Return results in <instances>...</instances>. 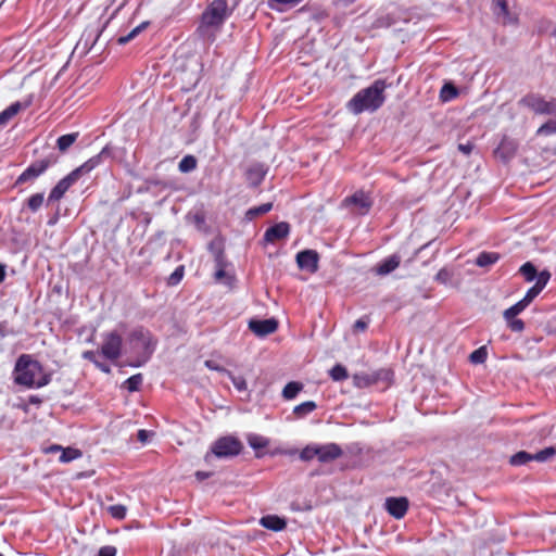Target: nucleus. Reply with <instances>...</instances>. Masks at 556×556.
I'll return each mask as SVG.
<instances>
[{"mask_svg":"<svg viewBox=\"0 0 556 556\" xmlns=\"http://www.w3.org/2000/svg\"><path fill=\"white\" fill-rule=\"evenodd\" d=\"M51 381V374L29 354H22L14 367V382L26 388H42Z\"/></svg>","mask_w":556,"mask_h":556,"instance_id":"1","label":"nucleus"},{"mask_svg":"<svg viewBox=\"0 0 556 556\" xmlns=\"http://www.w3.org/2000/svg\"><path fill=\"white\" fill-rule=\"evenodd\" d=\"M386 80L377 79L369 87L359 90L348 102V109L354 114H361L365 111L375 112L382 106L386 100L384 90Z\"/></svg>","mask_w":556,"mask_h":556,"instance_id":"2","label":"nucleus"},{"mask_svg":"<svg viewBox=\"0 0 556 556\" xmlns=\"http://www.w3.org/2000/svg\"><path fill=\"white\" fill-rule=\"evenodd\" d=\"M56 162L58 156L54 153H49L45 157L31 162L30 165L17 177L15 185L34 181Z\"/></svg>","mask_w":556,"mask_h":556,"instance_id":"3","label":"nucleus"},{"mask_svg":"<svg viewBox=\"0 0 556 556\" xmlns=\"http://www.w3.org/2000/svg\"><path fill=\"white\" fill-rule=\"evenodd\" d=\"M242 443L235 437L227 435L217 439L212 445V453L216 457H233L241 453Z\"/></svg>","mask_w":556,"mask_h":556,"instance_id":"4","label":"nucleus"},{"mask_svg":"<svg viewBox=\"0 0 556 556\" xmlns=\"http://www.w3.org/2000/svg\"><path fill=\"white\" fill-rule=\"evenodd\" d=\"M555 453H556V451L554 447H546L535 454H530L526 451H520L510 457L509 463L513 466L526 465L527 463H529L531 460H536V462L543 463V462H546Z\"/></svg>","mask_w":556,"mask_h":556,"instance_id":"5","label":"nucleus"},{"mask_svg":"<svg viewBox=\"0 0 556 556\" xmlns=\"http://www.w3.org/2000/svg\"><path fill=\"white\" fill-rule=\"evenodd\" d=\"M123 339L117 332L105 334L101 345L102 355L111 361H115L121 356Z\"/></svg>","mask_w":556,"mask_h":556,"instance_id":"6","label":"nucleus"},{"mask_svg":"<svg viewBox=\"0 0 556 556\" xmlns=\"http://www.w3.org/2000/svg\"><path fill=\"white\" fill-rule=\"evenodd\" d=\"M225 21L226 18L208 4L207 8L201 14V22L197 31L200 35H203L205 30L208 28H219Z\"/></svg>","mask_w":556,"mask_h":556,"instance_id":"7","label":"nucleus"},{"mask_svg":"<svg viewBox=\"0 0 556 556\" xmlns=\"http://www.w3.org/2000/svg\"><path fill=\"white\" fill-rule=\"evenodd\" d=\"M343 206H351L354 205L357 207L358 214H367L372 205V201L370 197L363 190H357L352 195L346 197L342 201Z\"/></svg>","mask_w":556,"mask_h":556,"instance_id":"8","label":"nucleus"},{"mask_svg":"<svg viewBox=\"0 0 556 556\" xmlns=\"http://www.w3.org/2000/svg\"><path fill=\"white\" fill-rule=\"evenodd\" d=\"M386 510L395 519H402L409 507L406 497H388L384 503Z\"/></svg>","mask_w":556,"mask_h":556,"instance_id":"9","label":"nucleus"},{"mask_svg":"<svg viewBox=\"0 0 556 556\" xmlns=\"http://www.w3.org/2000/svg\"><path fill=\"white\" fill-rule=\"evenodd\" d=\"M343 455V451L341 446L337 443H327L324 445L317 444V455L316 458L320 463H330Z\"/></svg>","mask_w":556,"mask_h":556,"instance_id":"10","label":"nucleus"},{"mask_svg":"<svg viewBox=\"0 0 556 556\" xmlns=\"http://www.w3.org/2000/svg\"><path fill=\"white\" fill-rule=\"evenodd\" d=\"M318 254L314 250H304L296 254V263L301 269L316 273L318 269Z\"/></svg>","mask_w":556,"mask_h":556,"instance_id":"11","label":"nucleus"},{"mask_svg":"<svg viewBox=\"0 0 556 556\" xmlns=\"http://www.w3.org/2000/svg\"><path fill=\"white\" fill-rule=\"evenodd\" d=\"M278 328V323L274 318L269 319H252L249 321V329L258 337H265L274 333Z\"/></svg>","mask_w":556,"mask_h":556,"instance_id":"12","label":"nucleus"},{"mask_svg":"<svg viewBox=\"0 0 556 556\" xmlns=\"http://www.w3.org/2000/svg\"><path fill=\"white\" fill-rule=\"evenodd\" d=\"M109 154V149L103 148L97 155H93L89 160H87L85 163H83L80 166L72 170L73 176H75L77 179H79L83 175H86L90 173L92 169L98 167L102 161L103 156Z\"/></svg>","mask_w":556,"mask_h":556,"instance_id":"13","label":"nucleus"},{"mask_svg":"<svg viewBox=\"0 0 556 556\" xmlns=\"http://www.w3.org/2000/svg\"><path fill=\"white\" fill-rule=\"evenodd\" d=\"M78 179L73 176V173L71 172L68 175H66L64 178H62L54 188L50 191L48 201L49 202H56L63 198V195L66 193V191L77 181Z\"/></svg>","mask_w":556,"mask_h":556,"instance_id":"14","label":"nucleus"},{"mask_svg":"<svg viewBox=\"0 0 556 556\" xmlns=\"http://www.w3.org/2000/svg\"><path fill=\"white\" fill-rule=\"evenodd\" d=\"M546 101L547 100L540 93L531 92L522 97L519 101V104L525 108H528L534 114L543 115Z\"/></svg>","mask_w":556,"mask_h":556,"instance_id":"15","label":"nucleus"},{"mask_svg":"<svg viewBox=\"0 0 556 556\" xmlns=\"http://www.w3.org/2000/svg\"><path fill=\"white\" fill-rule=\"evenodd\" d=\"M290 233V225L287 222H280L266 229L264 240L268 243H275L287 238Z\"/></svg>","mask_w":556,"mask_h":556,"instance_id":"16","label":"nucleus"},{"mask_svg":"<svg viewBox=\"0 0 556 556\" xmlns=\"http://www.w3.org/2000/svg\"><path fill=\"white\" fill-rule=\"evenodd\" d=\"M517 150H518V143L511 138L504 137L501 140L495 153L502 160L509 161L515 156Z\"/></svg>","mask_w":556,"mask_h":556,"instance_id":"17","label":"nucleus"},{"mask_svg":"<svg viewBox=\"0 0 556 556\" xmlns=\"http://www.w3.org/2000/svg\"><path fill=\"white\" fill-rule=\"evenodd\" d=\"M401 264V257L397 254H393L383 261H381L375 268V271L379 276H386L395 270Z\"/></svg>","mask_w":556,"mask_h":556,"instance_id":"18","label":"nucleus"},{"mask_svg":"<svg viewBox=\"0 0 556 556\" xmlns=\"http://www.w3.org/2000/svg\"><path fill=\"white\" fill-rule=\"evenodd\" d=\"M130 339L132 341L140 342L146 350H153L155 346V341L153 340L151 332L142 327L135 329L130 333Z\"/></svg>","mask_w":556,"mask_h":556,"instance_id":"19","label":"nucleus"},{"mask_svg":"<svg viewBox=\"0 0 556 556\" xmlns=\"http://www.w3.org/2000/svg\"><path fill=\"white\" fill-rule=\"evenodd\" d=\"M266 175V170L260 164L251 166L247 173V181L251 187H257L262 184Z\"/></svg>","mask_w":556,"mask_h":556,"instance_id":"20","label":"nucleus"},{"mask_svg":"<svg viewBox=\"0 0 556 556\" xmlns=\"http://www.w3.org/2000/svg\"><path fill=\"white\" fill-rule=\"evenodd\" d=\"M261 525L273 531H281L286 528L287 522L285 519L276 515H267L261 518Z\"/></svg>","mask_w":556,"mask_h":556,"instance_id":"21","label":"nucleus"},{"mask_svg":"<svg viewBox=\"0 0 556 556\" xmlns=\"http://www.w3.org/2000/svg\"><path fill=\"white\" fill-rule=\"evenodd\" d=\"M22 110V104L20 102H14L9 105L5 110L0 113V128L4 127L9 124V122L17 115V113Z\"/></svg>","mask_w":556,"mask_h":556,"instance_id":"22","label":"nucleus"},{"mask_svg":"<svg viewBox=\"0 0 556 556\" xmlns=\"http://www.w3.org/2000/svg\"><path fill=\"white\" fill-rule=\"evenodd\" d=\"M501 258L497 252H481L476 258V265L479 267H488L495 264Z\"/></svg>","mask_w":556,"mask_h":556,"instance_id":"23","label":"nucleus"},{"mask_svg":"<svg viewBox=\"0 0 556 556\" xmlns=\"http://www.w3.org/2000/svg\"><path fill=\"white\" fill-rule=\"evenodd\" d=\"M78 136V132H72L59 137L56 140L58 149L61 152L67 151V149L77 140Z\"/></svg>","mask_w":556,"mask_h":556,"instance_id":"24","label":"nucleus"},{"mask_svg":"<svg viewBox=\"0 0 556 556\" xmlns=\"http://www.w3.org/2000/svg\"><path fill=\"white\" fill-rule=\"evenodd\" d=\"M271 208H273L271 202L263 203L258 206H253V207L249 208L245 213V216L248 219L252 220L260 215L267 214L269 211H271Z\"/></svg>","mask_w":556,"mask_h":556,"instance_id":"25","label":"nucleus"},{"mask_svg":"<svg viewBox=\"0 0 556 556\" xmlns=\"http://www.w3.org/2000/svg\"><path fill=\"white\" fill-rule=\"evenodd\" d=\"M303 389V384L298 381L287 383L282 390V396L286 400H293Z\"/></svg>","mask_w":556,"mask_h":556,"instance_id":"26","label":"nucleus"},{"mask_svg":"<svg viewBox=\"0 0 556 556\" xmlns=\"http://www.w3.org/2000/svg\"><path fill=\"white\" fill-rule=\"evenodd\" d=\"M303 0H268V5L279 12L296 7Z\"/></svg>","mask_w":556,"mask_h":556,"instance_id":"27","label":"nucleus"},{"mask_svg":"<svg viewBox=\"0 0 556 556\" xmlns=\"http://www.w3.org/2000/svg\"><path fill=\"white\" fill-rule=\"evenodd\" d=\"M317 405L314 401H306V402H303L299 405H296L294 408H293V414L301 418V417H304L308 414H311L312 412H314L316 409Z\"/></svg>","mask_w":556,"mask_h":556,"instance_id":"28","label":"nucleus"},{"mask_svg":"<svg viewBox=\"0 0 556 556\" xmlns=\"http://www.w3.org/2000/svg\"><path fill=\"white\" fill-rule=\"evenodd\" d=\"M210 249L214 254L215 268H227L228 261L224 250L222 248H215L214 244H211Z\"/></svg>","mask_w":556,"mask_h":556,"instance_id":"29","label":"nucleus"},{"mask_svg":"<svg viewBox=\"0 0 556 556\" xmlns=\"http://www.w3.org/2000/svg\"><path fill=\"white\" fill-rule=\"evenodd\" d=\"M197 159L193 155L188 154L181 159L178 164V168L181 173H190L197 168Z\"/></svg>","mask_w":556,"mask_h":556,"instance_id":"30","label":"nucleus"},{"mask_svg":"<svg viewBox=\"0 0 556 556\" xmlns=\"http://www.w3.org/2000/svg\"><path fill=\"white\" fill-rule=\"evenodd\" d=\"M528 306L529 305L525 303L523 300L521 299L516 304L504 311V319H511V317H516L517 315L522 313Z\"/></svg>","mask_w":556,"mask_h":556,"instance_id":"31","label":"nucleus"},{"mask_svg":"<svg viewBox=\"0 0 556 556\" xmlns=\"http://www.w3.org/2000/svg\"><path fill=\"white\" fill-rule=\"evenodd\" d=\"M143 381V377L141 374H136L126 379L123 383V387L127 389L129 392H136L140 389Z\"/></svg>","mask_w":556,"mask_h":556,"instance_id":"32","label":"nucleus"},{"mask_svg":"<svg viewBox=\"0 0 556 556\" xmlns=\"http://www.w3.org/2000/svg\"><path fill=\"white\" fill-rule=\"evenodd\" d=\"M149 25V22H142L140 25L136 26L131 31H129L126 36H121L117 39L119 45H126L130 40H132L138 34H140L143 29H146Z\"/></svg>","mask_w":556,"mask_h":556,"instance_id":"33","label":"nucleus"},{"mask_svg":"<svg viewBox=\"0 0 556 556\" xmlns=\"http://www.w3.org/2000/svg\"><path fill=\"white\" fill-rule=\"evenodd\" d=\"M519 273L525 277L526 281L531 282L536 278V268L531 262H527L519 268Z\"/></svg>","mask_w":556,"mask_h":556,"instance_id":"34","label":"nucleus"},{"mask_svg":"<svg viewBox=\"0 0 556 556\" xmlns=\"http://www.w3.org/2000/svg\"><path fill=\"white\" fill-rule=\"evenodd\" d=\"M80 456L81 452L79 450L74 447H66L62 450L59 460L61 463H70L74 459L79 458Z\"/></svg>","mask_w":556,"mask_h":556,"instance_id":"35","label":"nucleus"},{"mask_svg":"<svg viewBox=\"0 0 556 556\" xmlns=\"http://www.w3.org/2000/svg\"><path fill=\"white\" fill-rule=\"evenodd\" d=\"M210 5L219 12L225 18L230 16L232 13V9L228 7V0H213Z\"/></svg>","mask_w":556,"mask_h":556,"instance_id":"36","label":"nucleus"},{"mask_svg":"<svg viewBox=\"0 0 556 556\" xmlns=\"http://www.w3.org/2000/svg\"><path fill=\"white\" fill-rule=\"evenodd\" d=\"M329 375H330L331 379L334 381H343V380L348 379V377H349L346 368L344 366H342L341 364L334 365L330 369Z\"/></svg>","mask_w":556,"mask_h":556,"instance_id":"37","label":"nucleus"},{"mask_svg":"<svg viewBox=\"0 0 556 556\" xmlns=\"http://www.w3.org/2000/svg\"><path fill=\"white\" fill-rule=\"evenodd\" d=\"M317 444H308L300 452V459L303 462H309L316 458Z\"/></svg>","mask_w":556,"mask_h":556,"instance_id":"38","label":"nucleus"},{"mask_svg":"<svg viewBox=\"0 0 556 556\" xmlns=\"http://www.w3.org/2000/svg\"><path fill=\"white\" fill-rule=\"evenodd\" d=\"M556 134V121L549 119L536 130V136H551Z\"/></svg>","mask_w":556,"mask_h":556,"instance_id":"39","label":"nucleus"},{"mask_svg":"<svg viewBox=\"0 0 556 556\" xmlns=\"http://www.w3.org/2000/svg\"><path fill=\"white\" fill-rule=\"evenodd\" d=\"M458 94V91L456 89V87L452 84H445L442 89H441V92H440V97L443 101H450L452 99H454L455 97H457Z\"/></svg>","mask_w":556,"mask_h":556,"instance_id":"40","label":"nucleus"},{"mask_svg":"<svg viewBox=\"0 0 556 556\" xmlns=\"http://www.w3.org/2000/svg\"><path fill=\"white\" fill-rule=\"evenodd\" d=\"M43 193H35L27 200V206L31 212H37L43 203Z\"/></svg>","mask_w":556,"mask_h":556,"instance_id":"41","label":"nucleus"},{"mask_svg":"<svg viewBox=\"0 0 556 556\" xmlns=\"http://www.w3.org/2000/svg\"><path fill=\"white\" fill-rule=\"evenodd\" d=\"M486 356H488L486 349L484 346H481V348L475 350L469 355V359L473 364H482L485 362Z\"/></svg>","mask_w":556,"mask_h":556,"instance_id":"42","label":"nucleus"},{"mask_svg":"<svg viewBox=\"0 0 556 556\" xmlns=\"http://www.w3.org/2000/svg\"><path fill=\"white\" fill-rule=\"evenodd\" d=\"M108 511L110 513V515L113 518H115L117 520H123L126 517L127 509L124 505L117 504V505H111L108 508Z\"/></svg>","mask_w":556,"mask_h":556,"instance_id":"43","label":"nucleus"},{"mask_svg":"<svg viewBox=\"0 0 556 556\" xmlns=\"http://www.w3.org/2000/svg\"><path fill=\"white\" fill-rule=\"evenodd\" d=\"M227 375L238 391H245L248 389L247 381L242 376H235L230 371H227Z\"/></svg>","mask_w":556,"mask_h":556,"instance_id":"44","label":"nucleus"},{"mask_svg":"<svg viewBox=\"0 0 556 556\" xmlns=\"http://www.w3.org/2000/svg\"><path fill=\"white\" fill-rule=\"evenodd\" d=\"M536 281L534 285H536L542 290L545 288L547 282L551 279V273L548 270H542L541 273H536Z\"/></svg>","mask_w":556,"mask_h":556,"instance_id":"45","label":"nucleus"},{"mask_svg":"<svg viewBox=\"0 0 556 556\" xmlns=\"http://www.w3.org/2000/svg\"><path fill=\"white\" fill-rule=\"evenodd\" d=\"M508 328L514 332H521L525 329V323L516 317H511V319H505Z\"/></svg>","mask_w":556,"mask_h":556,"instance_id":"46","label":"nucleus"},{"mask_svg":"<svg viewBox=\"0 0 556 556\" xmlns=\"http://www.w3.org/2000/svg\"><path fill=\"white\" fill-rule=\"evenodd\" d=\"M542 292V289L536 285L532 286L522 298L523 302L530 305L532 301Z\"/></svg>","mask_w":556,"mask_h":556,"instance_id":"47","label":"nucleus"},{"mask_svg":"<svg viewBox=\"0 0 556 556\" xmlns=\"http://www.w3.org/2000/svg\"><path fill=\"white\" fill-rule=\"evenodd\" d=\"M435 281H438L439 283H442V285H446L451 281L452 279V273L446 269V268H441L435 277H434Z\"/></svg>","mask_w":556,"mask_h":556,"instance_id":"48","label":"nucleus"},{"mask_svg":"<svg viewBox=\"0 0 556 556\" xmlns=\"http://www.w3.org/2000/svg\"><path fill=\"white\" fill-rule=\"evenodd\" d=\"M184 277V266H179L177 267L173 273L172 275L169 276L168 278V285L169 286H175L177 285L178 282H180V280L182 279Z\"/></svg>","mask_w":556,"mask_h":556,"instance_id":"49","label":"nucleus"},{"mask_svg":"<svg viewBox=\"0 0 556 556\" xmlns=\"http://www.w3.org/2000/svg\"><path fill=\"white\" fill-rule=\"evenodd\" d=\"M248 441L253 448H263L267 445V441L258 435H251Z\"/></svg>","mask_w":556,"mask_h":556,"instance_id":"50","label":"nucleus"},{"mask_svg":"<svg viewBox=\"0 0 556 556\" xmlns=\"http://www.w3.org/2000/svg\"><path fill=\"white\" fill-rule=\"evenodd\" d=\"M543 115H553L556 117V98H551L546 101Z\"/></svg>","mask_w":556,"mask_h":556,"instance_id":"51","label":"nucleus"},{"mask_svg":"<svg viewBox=\"0 0 556 556\" xmlns=\"http://www.w3.org/2000/svg\"><path fill=\"white\" fill-rule=\"evenodd\" d=\"M117 549L115 546L112 545H105L100 547L97 556H116Z\"/></svg>","mask_w":556,"mask_h":556,"instance_id":"52","label":"nucleus"},{"mask_svg":"<svg viewBox=\"0 0 556 556\" xmlns=\"http://www.w3.org/2000/svg\"><path fill=\"white\" fill-rule=\"evenodd\" d=\"M83 356H84V358H85V359H88V361L94 362V363L97 364V366H98L102 371H105V372H109V371H110V369H109V367H108V366L101 365V364H99V363H97V362L94 361V353H93L92 351H86V352L84 353V355H83Z\"/></svg>","mask_w":556,"mask_h":556,"instance_id":"53","label":"nucleus"},{"mask_svg":"<svg viewBox=\"0 0 556 556\" xmlns=\"http://www.w3.org/2000/svg\"><path fill=\"white\" fill-rule=\"evenodd\" d=\"M494 3L502 14H508V3L506 0H494Z\"/></svg>","mask_w":556,"mask_h":556,"instance_id":"54","label":"nucleus"},{"mask_svg":"<svg viewBox=\"0 0 556 556\" xmlns=\"http://www.w3.org/2000/svg\"><path fill=\"white\" fill-rule=\"evenodd\" d=\"M472 149H473V144L471 142L458 144V150L462 151L466 155L470 154Z\"/></svg>","mask_w":556,"mask_h":556,"instance_id":"55","label":"nucleus"},{"mask_svg":"<svg viewBox=\"0 0 556 556\" xmlns=\"http://www.w3.org/2000/svg\"><path fill=\"white\" fill-rule=\"evenodd\" d=\"M367 321L363 320V319H357L354 324V329L356 331H364L367 329Z\"/></svg>","mask_w":556,"mask_h":556,"instance_id":"56","label":"nucleus"},{"mask_svg":"<svg viewBox=\"0 0 556 556\" xmlns=\"http://www.w3.org/2000/svg\"><path fill=\"white\" fill-rule=\"evenodd\" d=\"M214 277L216 281H222L226 277V268H215Z\"/></svg>","mask_w":556,"mask_h":556,"instance_id":"57","label":"nucleus"},{"mask_svg":"<svg viewBox=\"0 0 556 556\" xmlns=\"http://www.w3.org/2000/svg\"><path fill=\"white\" fill-rule=\"evenodd\" d=\"M149 432L144 429L138 431L137 438L140 442L146 443L148 440Z\"/></svg>","mask_w":556,"mask_h":556,"instance_id":"58","label":"nucleus"},{"mask_svg":"<svg viewBox=\"0 0 556 556\" xmlns=\"http://www.w3.org/2000/svg\"><path fill=\"white\" fill-rule=\"evenodd\" d=\"M211 476L210 472H205V471H197L195 472V477L198 478V480L202 481L204 479H207L208 477Z\"/></svg>","mask_w":556,"mask_h":556,"instance_id":"59","label":"nucleus"},{"mask_svg":"<svg viewBox=\"0 0 556 556\" xmlns=\"http://www.w3.org/2000/svg\"><path fill=\"white\" fill-rule=\"evenodd\" d=\"M28 402L30 404L39 405L41 403V399L37 395H30Z\"/></svg>","mask_w":556,"mask_h":556,"instance_id":"60","label":"nucleus"},{"mask_svg":"<svg viewBox=\"0 0 556 556\" xmlns=\"http://www.w3.org/2000/svg\"><path fill=\"white\" fill-rule=\"evenodd\" d=\"M5 279V266L0 264V283Z\"/></svg>","mask_w":556,"mask_h":556,"instance_id":"61","label":"nucleus"},{"mask_svg":"<svg viewBox=\"0 0 556 556\" xmlns=\"http://www.w3.org/2000/svg\"><path fill=\"white\" fill-rule=\"evenodd\" d=\"M205 365H206V367H208V368H211V369L222 370V368H219V367H217V366H214V365L212 364V362H211V361H206V362H205ZM223 371H226V370H225V369H223Z\"/></svg>","mask_w":556,"mask_h":556,"instance_id":"62","label":"nucleus"},{"mask_svg":"<svg viewBox=\"0 0 556 556\" xmlns=\"http://www.w3.org/2000/svg\"><path fill=\"white\" fill-rule=\"evenodd\" d=\"M62 450H63V447L61 445H52L49 447L48 451L54 453V452H59V451L62 452Z\"/></svg>","mask_w":556,"mask_h":556,"instance_id":"63","label":"nucleus"},{"mask_svg":"<svg viewBox=\"0 0 556 556\" xmlns=\"http://www.w3.org/2000/svg\"><path fill=\"white\" fill-rule=\"evenodd\" d=\"M0 556H3L2 554H0Z\"/></svg>","mask_w":556,"mask_h":556,"instance_id":"64","label":"nucleus"}]
</instances>
